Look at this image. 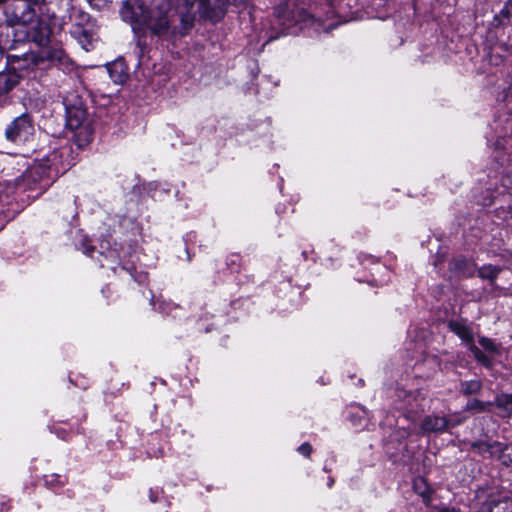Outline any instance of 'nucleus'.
<instances>
[{"mask_svg": "<svg viewBox=\"0 0 512 512\" xmlns=\"http://www.w3.org/2000/svg\"><path fill=\"white\" fill-rule=\"evenodd\" d=\"M4 15L6 25H0V32L7 39L12 33L13 44L32 41L42 46L48 42L51 28L38 0H10Z\"/></svg>", "mask_w": 512, "mask_h": 512, "instance_id": "nucleus-1", "label": "nucleus"}, {"mask_svg": "<svg viewBox=\"0 0 512 512\" xmlns=\"http://www.w3.org/2000/svg\"><path fill=\"white\" fill-rule=\"evenodd\" d=\"M123 21L128 22L134 32H150L163 36L170 32L174 12L170 0H152L146 6L143 0H126L120 10Z\"/></svg>", "mask_w": 512, "mask_h": 512, "instance_id": "nucleus-2", "label": "nucleus"}, {"mask_svg": "<svg viewBox=\"0 0 512 512\" xmlns=\"http://www.w3.org/2000/svg\"><path fill=\"white\" fill-rule=\"evenodd\" d=\"M397 409L403 412V415L414 421L417 414L426 407V396L421 390H397Z\"/></svg>", "mask_w": 512, "mask_h": 512, "instance_id": "nucleus-3", "label": "nucleus"}, {"mask_svg": "<svg viewBox=\"0 0 512 512\" xmlns=\"http://www.w3.org/2000/svg\"><path fill=\"white\" fill-rule=\"evenodd\" d=\"M38 2L42 8V15L46 14L49 18L58 17L64 22L66 20H72L75 17V13L79 15V23L89 18L88 14L75 11L73 0H38Z\"/></svg>", "mask_w": 512, "mask_h": 512, "instance_id": "nucleus-4", "label": "nucleus"}, {"mask_svg": "<svg viewBox=\"0 0 512 512\" xmlns=\"http://www.w3.org/2000/svg\"><path fill=\"white\" fill-rule=\"evenodd\" d=\"M34 134V125L28 114L13 119L5 129L6 138L16 144L28 142Z\"/></svg>", "mask_w": 512, "mask_h": 512, "instance_id": "nucleus-5", "label": "nucleus"}, {"mask_svg": "<svg viewBox=\"0 0 512 512\" xmlns=\"http://www.w3.org/2000/svg\"><path fill=\"white\" fill-rule=\"evenodd\" d=\"M479 512H512V498L509 491L492 489L486 494Z\"/></svg>", "mask_w": 512, "mask_h": 512, "instance_id": "nucleus-6", "label": "nucleus"}, {"mask_svg": "<svg viewBox=\"0 0 512 512\" xmlns=\"http://www.w3.org/2000/svg\"><path fill=\"white\" fill-rule=\"evenodd\" d=\"M461 422V418H446L439 415H428L421 421L418 434L443 433L448 428L459 425Z\"/></svg>", "mask_w": 512, "mask_h": 512, "instance_id": "nucleus-7", "label": "nucleus"}, {"mask_svg": "<svg viewBox=\"0 0 512 512\" xmlns=\"http://www.w3.org/2000/svg\"><path fill=\"white\" fill-rule=\"evenodd\" d=\"M479 344L484 351L476 345H470V351L478 362L485 367H491L495 358L501 354V348L493 340L485 337L479 339Z\"/></svg>", "mask_w": 512, "mask_h": 512, "instance_id": "nucleus-8", "label": "nucleus"}, {"mask_svg": "<svg viewBox=\"0 0 512 512\" xmlns=\"http://www.w3.org/2000/svg\"><path fill=\"white\" fill-rule=\"evenodd\" d=\"M480 453H488L491 457L499 459L504 465H512V444L503 445L499 442H478L473 445Z\"/></svg>", "mask_w": 512, "mask_h": 512, "instance_id": "nucleus-9", "label": "nucleus"}, {"mask_svg": "<svg viewBox=\"0 0 512 512\" xmlns=\"http://www.w3.org/2000/svg\"><path fill=\"white\" fill-rule=\"evenodd\" d=\"M25 177L28 180L39 183L42 188L47 187L52 179L51 164L49 160H41L34 163L27 171Z\"/></svg>", "mask_w": 512, "mask_h": 512, "instance_id": "nucleus-10", "label": "nucleus"}, {"mask_svg": "<svg viewBox=\"0 0 512 512\" xmlns=\"http://www.w3.org/2000/svg\"><path fill=\"white\" fill-rule=\"evenodd\" d=\"M66 110V123L70 129H78L85 122L87 113L80 100L74 104H69L67 100L64 101Z\"/></svg>", "mask_w": 512, "mask_h": 512, "instance_id": "nucleus-11", "label": "nucleus"}, {"mask_svg": "<svg viewBox=\"0 0 512 512\" xmlns=\"http://www.w3.org/2000/svg\"><path fill=\"white\" fill-rule=\"evenodd\" d=\"M279 21L284 26V30H289L294 25H299L300 28L312 26L318 29L320 26L319 19H316L313 15L305 10H301L298 12L297 19L294 17L292 19L281 18L279 15Z\"/></svg>", "mask_w": 512, "mask_h": 512, "instance_id": "nucleus-12", "label": "nucleus"}, {"mask_svg": "<svg viewBox=\"0 0 512 512\" xmlns=\"http://www.w3.org/2000/svg\"><path fill=\"white\" fill-rule=\"evenodd\" d=\"M185 7V14L187 18H190L194 12L200 13L206 18H213V11L210 7V0H180Z\"/></svg>", "mask_w": 512, "mask_h": 512, "instance_id": "nucleus-13", "label": "nucleus"}, {"mask_svg": "<svg viewBox=\"0 0 512 512\" xmlns=\"http://www.w3.org/2000/svg\"><path fill=\"white\" fill-rule=\"evenodd\" d=\"M46 57L50 62L57 65L64 72H70L74 69L73 61L62 48H49L46 52Z\"/></svg>", "mask_w": 512, "mask_h": 512, "instance_id": "nucleus-14", "label": "nucleus"}, {"mask_svg": "<svg viewBox=\"0 0 512 512\" xmlns=\"http://www.w3.org/2000/svg\"><path fill=\"white\" fill-rule=\"evenodd\" d=\"M19 81L20 75L15 70L0 72V96L11 91Z\"/></svg>", "mask_w": 512, "mask_h": 512, "instance_id": "nucleus-15", "label": "nucleus"}, {"mask_svg": "<svg viewBox=\"0 0 512 512\" xmlns=\"http://www.w3.org/2000/svg\"><path fill=\"white\" fill-rule=\"evenodd\" d=\"M449 328L452 332H454L462 341H464L468 347L470 345H474L473 342V332L471 328L462 321H450Z\"/></svg>", "mask_w": 512, "mask_h": 512, "instance_id": "nucleus-16", "label": "nucleus"}, {"mask_svg": "<svg viewBox=\"0 0 512 512\" xmlns=\"http://www.w3.org/2000/svg\"><path fill=\"white\" fill-rule=\"evenodd\" d=\"M108 73L114 83H123L127 78L125 66L122 62H114L107 66Z\"/></svg>", "mask_w": 512, "mask_h": 512, "instance_id": "nucleus-17", "label": "nucleus"}, {"mask_svg": "<svg viewBox=\"0 0 512 512\" xmlns=\"http://www.w3.org/2000/svg\"><path fill=\"white\" fill-rule=\"evenodd\" d=\"M500 271H501V269L496 267V266L485 265V266H482L478 270V275L482 279H487V280H490V281H494L497 278V276L500 273Z\"/></svg>", "mask_w": 512, "mask_h": 512, "instance_id": "nucleus-18", "label": "nucleus"}, {"mask_svg": "<svg viewBox=\"0 0 512 512\" xmlns=\"http://www.w3.org/2000/svg\"><path fill=\"white\" fill-rule=\"evenodd\" d=\"M413 487L425 502L429 501V487L423 478L415 479Z\"/></svg>", "mask_w": 512, "mask_h": 512, "instance_id": "nucleus-19", "label": "nucleus"}, {"mask_svg": "<svg viewBox=\"0 0 512 512\" xmlns=\"http://www.w3.org/2000/svg\"><path fill=\"white\" fill-rule=\"evenodd\" d=\"M496 404L499 408L503 409L507 414L512 412V393L502 394L496 398Z\"/></svg>", "mask_w": 512, "mask_h": 512, "instance_id": "nucleus-20", "label": "nucleus"}, {"mask_svg": "<svg viewBox=\"0 0 512 512\" xmlns=\"http://www.w3.org/2000/svg\"><path fill=\"white\" fill-rule=\"evenodd\" d=\"M481 389V382L479 380L466 381L461 384V390L464 394H475Z\"/></svg>", "mask_w": 512, "mask_h": 512, "instance_id": "nucleus-21", "label": "nucleus"}, {"mask_svg": "<svg viewBox=\"0 0 512 512\" xmlns=\"http://www.w3.org/2000/svg\"><path fill=\"white\" fill-rule=\"evenodd\" d=\"M45 483L51 488H55L57 486H63L65 483V478L60 475H49L45 478Z\"/></svg>", "mask_w": 512, "mask_h": 512, "instance_id": "nucleus-22", "label": "nucleus"}, {"mask_svg": "<svg viewBox=\"0 0 512 512\" xmlns=\"http://www.w3.org/2000/svg\"><path fill=\"white\" fill-rule=\"evenodd\" d=\"M486 407V404L483 402H480L476 399H473L469 401L466 405V408L468 410H478V411H484Z\"/></svg>", "mask_w": 512, "mask_h": 512, "instance_id": "nucleus-23", "label": "nucleus"}, {"mask_svg": "<svg viewBox=\"0 0 512 512\" xmlns=\"http://www.w3.org/2000/svg\"><path fill=\"white\" fill-rule=\"evenodd\" d=\"M500 16L504 19L512 17V0H508L500 11Z\"/></svg>", "mask_w": 512, "mask_h": 512, "instance_id": "nucleus-24", "label": "nucleus"}, {"mask_svg": "<svg viewBox=\"0 0 512 512\" xmlns=\"http://www.w3.org/2000/svg\"><path fill=\"white\" fill-rule=\"evenodd\" d=\"M298 452L306 457H308L312 452V447L309 443H303L298 447Z\"/></svg>", "mask_w": 512, "mask_h": 512, "instance_id": "nucleus-25", "label": "nucleus"}, {"mask_svg": "<svg viewBox=\"0 0 512 512\" xmlns=\"http://www.w3.org/2000/svg\"><path fill=\"white\" fill-rule=\"evenodd\" d=\"M161 492L162 491L159 488H155V489L151 488L149 490V499H150V501L153 502V503L157 502Z\"/></svg>", "mask_w": 512, "mask_h": 512, "instance_id": "nucleus-26", "label": "nucleus"}, {"mask_svg": "<svg viewBox=\"0 0 512 512\" xmlns=\"http://www.w3.org/2000/svg\"><path fill=\"white\" fill-rule=\"evenodd\" d=\"M489 61H490V63H492L494 65H498L500 62L503 61V58L498 54L497 55L491 54Z\"/></svg>", "mask_w": 512, "mask_h": 512, "instance_id": "nucleus-27", "label": "nucleus"}, {"mask_svg": "<svg viewBox=\"0 0 512 512\" xmlns=\"http://www.w3.org/2000/svg\"><path fill=\"white\" fill-rule=\"evenodd\" d=\"M438 512H460L454 507L443 506L438 509Z\"/></svg>", "mask_w": 512, "mask_h": 512, "instance_id": "nucleus-28", "label": "nucleus"}, {"mask_svg": "<svg viewBox=\"0 0 512 512\" xmlns=\"http://www.w3.org/2000/svg\"><path fill=\"white\" fill-rule=\"evenodd\" d=\"M415 431V427H411V426H408L407 427V430L405 431V435L406 437L408 436H411Z\"/></svg>", "mask_w": 512, "mask_h": 512, "instance_id": "nucleus-29", "label": "nucleus"}, {"mask_svg": "<svg viewBox=\"0 0 512 512\" xmlns=\"http://www.w3.org/2000/svg\"><path fill=\"white\" fill-rule=\"evenodd\" d=\"M332 483H333V480H330L329 483H328V486L331 487Z\"/></svg>", "mask_w": 512, "mask_h": 512, "instance_id": "nucleus-30", "label": "nucleus"}, {"mask_svg": "<svg viewBox=\"0 0 512 512\" xmlns=\"http://www.w3.org/2000/svg\"><path fill=\"white\" fill-rule=\"evenodd\" d=\"M504 146H502L500 143H499V149H503Z\"/></svg>", "mask_w": 512, "mask_h": 512, "instance_id": "nucleus-31", "label": "nucleus"}]
</instances>
